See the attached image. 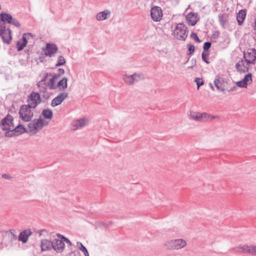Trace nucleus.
I'll return each instance as SVG.
<instances>
[{
  "label": "nucleus",
  "mask_w": 256,
  "mask_h": 256,
  "mask_svg": "<svg viewBox=\"0 0 256 256\" xmlns=\"http://www.w3.org/2000/svg\"><path fill=\"white\" fill-rule=\"evenodd\" d=\"M44 126V121L41 118L34 119L28 124V130L32 134H36Z\"/></svg>",
  "instance_id": "nucleus-5"
},
{
  "label": "nucleus",
  "mask_w": 256,
  "mask_h": 256,
  "mask_svg": "<svg viewBox=\"0 0 256 256\" xmlns=\"http://www.w3.org/2000/svg\"><path fill=\"white\" fill-rule=\"evenodd\" d=\"M65 247L63 240L54 239L52 241V248L58 252H62Z\"/></svg>",
  "instance_id": "nucleus-17"
},
{
  "label": "nucleus",
  "mask_w": 256,
  "mask_h": 256,
  "mask_svg": "<svg viewBox=\"0 0 256 256\" xmlns=\"http://www.w3.org/2000/svg\"><path fill=\"white\" fill-rule=\"evenodd\" d=\"M0 20L4 22L12 24L17 28L20 26V24L16 18H14L12 16L7 13H2L0 14Z\"/></svg>",
  "instance_id": "nucleus-8"
},
{
  "label": "nucleus",
  "mask_w": 256,
  "mask_h": 256,
  "mask_svg": "<svg viewBox=\"0 0 256 256\" xmlns=\"http://www.w3.org/2000/svg\"><path fill=\"white\" fill-rule=\"evenodd\" d=\"M6 22H0V34H2V32H6V30H8V28H6Z\"/></svg>",
  "instance_id": "nucleus-42"
},
{
  "label": "nucleus",
  "mask_w": 256,
  "mask_h": 256,
  "mask_svg": "<svg viewBox=\"0 0 256 256\" xmlns=\"http://www.w3.org/2000/svg\"><path fill=\"white\" fill-rule=\"evenodd\" d=\"M242 80L246 83L247 85L250 84L252 82V74L248 73V74H246Z\"/></svg>",
  "instance_id": "nucleus-34"
},
{
  "label": "nucleus",
  "mask_w": 256,
  "mask_h": 256,
  "mask_svg": "<svg viewBox=\"0 0 256 256\" xmlns=\"http://www.w3.org/2000/svg\"><path fill=\"white\" fill-rule=\"evenodd\" d=\"M56 86H57V88H60V90H64L68 86V78H63L62 80L58 82Z\"/></svg>",
  "instance_id": "nucleus-27"
},
{
  "label": "nucleus",
  "mask_w": 256,
  "mask_h": 256,
  "mask_svg": "<svg viewBox=\"0 0 256 256\" xmlns=\"http://www.w3.org/2000/svg\"><path fill=\"white\" fill-rule=\"evenodd\" d=\"M76 246L84 252L85 256H89L88 252L86 248L80 242H77Z\"/></svg>",
  "instance_id": "nucleus-32"
},
{
  "label": "nucleus",
  "mask_w": 256,
  "mask_h": 256,
  "mask_svg": "<svg viewBox=\"0 0 256 256\" xmlns=\"http://www.w3.org/2000/svg\"><path fill=\"white\" fill-rule=\"evenodd\" d=\"M29 37H30L32 38V35L31 33L24 34L22 38V43H24V44H26L28 43L27 39H28Z\"/></svg>",
  "instance_id": "nucleus-36"
},
{
  "label": "nucleus",
  "mask_w": 256,
  "mask_h": 256,
  "mask_svg": "<svg viewBox=\"0 0 256 256\" xmlns=\"http://www.w3.org/2000/svg\"><path fill=\"white\" fill-rule=\"evenodd\" d=\"M1 9V6H0V10Z\"/></svg>",
  "instance_id": "nucleus-55"
},
{
  "label": "nucleus",
  "mask_w": 256,
  "mask_h": 256,
  "mask_svg": "<svg viewBox=\"0 0 256 256\" xmlns=\"http://www.w3.org/2000/svg\"><path fill=\"white\" fill-rule=\"evenodd\" d=\"M2 178H6V179H8L10 178V176L6 174H2Z\"/></svg>",
  "instance_id": "nucleus-51"
},
{
  "label": "nucleus",
  "mask_w": 256,
  "mask_h": 256,
  "mask_svg": "<svg viewBox=\"0 0 256 256\" xmlns=\"http://www.w3.org/2000/svg\"><path fill=\"white\" fill-rule=\"evenodd\" d=\"M236 86L240 88H246L248 86L247 84L245 83L242 80L236 82Z\"/></svg>",
  "instance_id": "nucleus-38"
},
{
  "label": "nucleus",
  "mask_w": 256,
  "mask_h": 256,
  "mask_svg": "<svg viewBox=\"0 0 256 256\" xmlns=\"http://www.w3.org/2000/svg\"><path fill=\"white\" fill-rule=\"evenodd\" d=\"M32 108L26 104L22 105L19 110L20 117L25 122L31 120L34 116L33 112L31 110Z\"/></svg>",
  "instance_id": "nucleus-3"
},
{
  "label": "nucleus",
  "mask_w": 256,
  "mask_h": 256,
  "mask_svg": "<svg viewBox=\"0 0 256 256\" xmlns=\"http://www.w3.org/2000/svg\"><path fill=\"white\" fill-rule=\"evenodd\" d=\"M110 11L106 9L102 12H98L96 16V18L98 21H103L110 18Z\"/></svg>",
  "instance_id": "nucleus-19"
},
{
  "label": "nucleus",
  "mask_w": 256,
  "mask_h": 256,
  "mask_svg": "<svg viewBox=\"0 0 256 256\" xmlns=\"http://www.w3.org/2000/svg\"><path fill=\"white\" fill-rule=\"evenodd\" d=\"M254 29L256 30V18L254 19Z\"/></svg>",
  "instance_id": "nucleus-52"
},
{
  "label": "nucleus",
  "mask_w": 256,
  "mask_h": 256,
  "mask_svg": "<svg viewBox=\"0 0 256 256\" xmlns=\"http://www.w3.org/2000/svg\"><path fill=\"white\" fill-rule=\"evenodd\" d=\"M248 254L251 255H256V246H248Z\"/></svg>",
  "instance_id": "nucleus-35"
},
{
  "label": "nucleus",
  "mask_w": 256,
  "mask_h": 256,
  "mask_svg": "<svg viewBox=\"0 0 256 256\" xmlns=\"http://www.w3.org/2000/svg\"><path fill=\"white\" fill-rule=\"evenodd\" d=\"M190 37L196 42L200 43L201 42V40L199 39L197 34L195 32H192L190 34Z\"/></svg>",
  "instance_id": "nucleus-43"
},
{
  "label": "nucleus",
  "mask_w": 256,
  "mask_h": 256,
  "mask_svg": "<svg viewBox=\"0 0 256 256\" xmlns=\"http://www.w3.org/2000/svg\"><path fill=\"white\" fill-rule=\"evenodd\" d=\"M42 114L46 118L51 119L52 117V112L50 110L45 109L43 110Z\"/></svg>",
  "instance_id": "nucleus-31"
},
{
  "label": "nucleus",
  "mask_w": 256,
  "mask_h": 256,
  "mask_svg": "<svg viewBox=\"0 0 256 256\" xmlns=\"http://www.w3.org/2000/svg\"><path fill=\"white\" fill-rule=\"evenodd\" d=\"M219 36V32H215L211 36V38L214 39H217Z\"/></svg>",
  "instance_id": "nucleus-47"
},
{
  "label": "nucleus",
  "mask_w": 256,
  "mask_h": 256,
  "mask_svg": "<svg viewBox=\"0 0 256 256\" xmlns=\"http://www.w3.org/2000/svg\"><path fill=\"white\" fill-rule=\"evenodd\" d=\"M14 126V118L10 114H8L0 122L2 130L6 132L11 130Z\"/></svg>",
  "instance_id": "nucleus-4"
},
{
  "label": "nucleus",
  "mask_w": 256,
  "mask_h": 256,
  "mask_svg": "<svg viewBox=\"0 0 256 256\" xmlns=\"http://www.w3.org/2000/svg\"><path fill=\"white\" fill-rule=\"evenodd\" d=\"M56 80L52 77L50 78L48 82V86L50 88V89H56L57 88V86H56Z\"/></svg>",
  "instance_id": "nucleus-33"
},
{
  "label": "nucleus",
  "mask_w": 256,
  "mask_h": 256,
  "mask_svg": "<svg viewBox=\"0 0 256 256\" xmlns=\"http://www.w3.org/2000/svg\"><path fill=\"white\" fill-rule=\"evenodd\" d=\"M237 86H232V88H230V89H229L228 90V92H234V91H236L237 89Z\"/></svg>",
  "instance_id": "nucleus-48"
},
{
  "label": "nucleus",
  "mask_w": 256,
  "mask_h": 256,
  "mask_svg": "<svg viewBox=\"0 0 256 256\" xmlns=\"http://www.w3.org/2000/svg\"><path fill=\"white\" fill-rule=\"evenodd\" d=\"M232 250L236 252L248 254V245H239L232 248Z\"/></svg>",
  "instance_id": "nucleus-26"
},
{
  "label": "nucleus",
  "mask_w": 256,
  "mask_h": 256,
  "mask_svg": "<svg viewBox=\"0 0 256 256\" xmlns=\"http://www.w3.org/2000/svg\"><path fill=\"white\" fill-rule=\"evenodd\" d=\"M202 113L198 112H191L190 116L192 118L196 121L200 122Z\"/></svg>",
  "instance_id": "nucleus-29"
},
{
  "label": "nucleus",
  "mask_w": 256,
  "mask_h": 256,
  "mask_svg": "<svg viewBox=\"0 0 256 256\" xmlns=\"http://www.w3.org/2000/svg\"><path fill=\"white\" fill-rule=\"evenodd\" d=\"M194 81L197 84L198 89L201 86L204 84V81L202 78H197L195 79Z\"/></svg>",
  "instance_id": "nucleus-44"
},
{
  "label": "nucleus",
  "mask_w": 256,
  "mask_h": 256,
  "mask_svg": "<svg viewBox=\"0 0 256 256\" xmlns=\"http://www.w3.org/2000/svg\"><path fill=\"white\" fill-rule=\"evenodd\" d=\"M250 63L244 60L238 61L236 64L237 70L240 73L248 72L250 68Z\"/></svg>",
  "instance_id": "nucleus-15"
},
{
  "label": "nucleus",
  "mask_w": 256,
  "mask_h": 256,
  "mask_svg": "<svg viewBox=\"0 0 256 256\" xmlns=\"http://www.w3.org/2000/svg\"><path fill=\"white\" fill-rule=\"evenodd\" d=\"M4 43L10 44L12 40V31L10 28H8L6 32H2L0 34Z\"/></svg>",
  "instance_id": "nucleus-21"
},
{
  "label": "nucleus",
  "mask_w": 256,
  "mask_h": 256,
  "mask_svg": "<svg viewBox=\"0 0 256 256\" xmlns=\"http://www.w3.org/2000/svg\"><path fill=\"white\" fill-rule=\"evenodd\" d=\"M218 116H213L206 112H203L201 114L200 122H205L212 121V120L218 118Z\"/></svg>",
  "instance_id": "nucleus-24"
},
{
  "label": "nucleus",
  "mask_w": 256,
  "mask_h": 256,
  "mask_svg": "<svg viewBox=\"0 0 256 256\" xmlns=\"http://www.w3.org/2000/svg\"><path fill=\"white\" fill-rule=\"evenodd\" d=\"M187 47L188 48V54H192L194 51V46L191 44H188Z\"/></svg>",
  "instance_id": "nucleus-41"
},
{
  "label": "nucleus",
  "mask_w": 256,
  "mask_h": 256,
  "mask_svg": "<svg viewBox=\"0 0 256 256\" xmlns=\"http://www.w3.org/2000/svg\"><path fill=\"white\" fill-rule=\"evenodd\" d=\"M186 21L189 26H194L198 22V14L190 12L186 16Z\"/></svg>",
  "instance_id": "nucleus-18"
},
{
  "label": "nucleus",
  "mask_w": 256,
  "mask_h": 256,
  "mask_svg": "<svg viewBox=\"0 0 256 256\" xmlns=\"http://www.w3.org/2000/svg\"><path fill=\"white\" fill-rule=\"evenodd\" d=\"M52 77H53L56 80L60 75L58 74H52Z\"/></svg>",
  "instance_id": "nucleus-50"
},
{
  "label": "nucleus",
  "mask_w": 256,
  "mask_h": 256,
  "mask_svg": "<svg viewBox=\"0 0 256 256\" xmlns=\"http://www.w3.org/2000/svg\"><path fill=\"white\" fill-rule=\"evenodd\" d=\"M50 76H52V74L50 73L47 72V73L44 74V76L43 78H42V80L38 82V87H40V86L43 87L44 86H46V80L47 78Z\"/></svg>",
  "instance_id": "nucleus-30"
},
{
  "label": "nucleus",
  "mask_w": 256,
  "mask_h": 256,
  "mask_svg": "<svg viewBox=\"0 0 256 256\" xmlns=\"http://www.w3.org/2000/svg\"><path fill=\"white\" fill-rule=\"evenodd\" d=\"M219 22L222 28H224L228 20V16L226 14L224 13L219 15Z\"/></svg>",
  "instance_id": "nucleus-28"
},
{
  "label": "nucleus",
  "mask_w": 256,
  "mask_h": 256,
  "mask_svg": "<svg viewBox=\"0 0 256 256\" xmlns=\"http://www.w3.org/2000/svg\"><path fill=\"white\" fill-rule=\"evenodd\" d=\"M66 61L64 56H60L58 58V60L56 64V66H62L65 64Z\"/></svg>",
  "instance_id": "nucleus-37"
},
{
  "label": "nucleus",
  "mask_w": 256,
  "mask_h": 256,
  "mask_svg": "<svg viewBox=\"0 0 256 256\" xmlns=\"http://www.w3.org/2000/svg\"><path fill=\"white\" fill-rule=\"evenodd\" d=\"M211 88L213 90L214 89V86H211Z\"/></svg>",
  "instance_id": "nucleus-54"
},
{
  "label": "nucleus",
  "mask_w": 256,
  "mask_h": 256,
  "mask_svg": "<svg viewBox=\"0 0 256 256\" xmlns=\"http://www.w3.org/2000/svg\"><path fill=\"white\" fill-rule=\"evenodd\" d=\"M57 236L58 238H62V239L63 240L64 242H66V244H68L70 246L72 245V243L68 238L64 237V236H63L60 234H58Z\"/></svg>",
  "instance_id": "nucleus-40"
},
{
  "label": "nucleus",
  "mask_w": 256,
  "mask_h": 256,
  "mask_svg": "<svg viewBox=\"0 0 256 256\" xmlns=\"http://www.w3.org/2000/svg\"><path fill=\"white\" fill-rule=\"evenodd\" d=\"M58 50L56 45L54 44L47 43L46 48L43 49L44 54L48 57H52L55 55Z\"/></svg>",
  "instance_id": "nucleus-10"
},
{
  "label": "nucleus",
  "mask_w": 256,
  "mask_h": 256,
  "mask_svg": "<svg viewBox=\"0 0 256 256\" xmlns=\"http://www.w3.org/2000/svg\"><path fill=\"white\" fill-rule=\"evenodd\" d=\"M17 237L12 231H8L6 232L3 242L6 246H12L14 242L16 241Z\"/></svg>",
  "instance_id": "nucleus-14"
},
{
  "label": "nucleus",
  "mask_w": 256,
  "mask_h": 256,
  "mask_svg": "<svg viewBox=\"0 0 256 256\" xmlns=\"http://www.w3.org/2000/svg\"><path fill=\"white\" fill-rule=\"evenodd\" d=\"M144 79V76L142 73H134L132 75L126 74L122 76V80L125 83L130 86L132 85L134 82H138Z\"/></svg>",
  "instance_id": "nucleus-6"
},
{
  "label": "nucleus",
  "mask_w": 256,
  "mask_h": 256,
  "mask_svg": "<svg viewBox=\"0 0 256 256\" xmlns=\"http://www.w3.org/2000/svg\"><path fill=\"white\" fill-rule=\"evenodd\" d=\"M88 124V122L86 119L83 118L76 120H74L72 123V128L74 130L82 128Z\"/></svg>",
  "instance_id": "nucleus-20"
},
{
  "label": "nucleus",
  "mask_w": 256,
  "mask_h": 256,
  "mask_svg": "<svg viewBox=\"0 0 256 256\" xmlns=\"http://www.w3.org/2000/svg\"><path fill=\"white\" fill-rule=\"evenodd\" d=\"M208 56H209V55L207 53H205L204 52H203L202 53V59L206 64H209V62L208 61Z\"/></svg>",
  "instance_id": "nucleus-45"
},
{
  "label": "nucleus",
  "mask_w": 256,
  "mask_h": 256,
  "mask_svg": "<svg viewBox=\"0 0 256 256\" xmlns=\"http://www.w3.org/2000/svg\"><path fill=\"white\" fill-rule=\"evenodd\" d=\"M26 44H24V43H22V42H18L16 44V48L18 51L22 50Z\"/></svg>",
  "instance_id": "nucleus-39"
},
{
  "label": "nucleus",
  "mask_w": 256,
  "mask_h": 256,
  "mask_svg": "<svg viewBox=\"0 0 256 256\" xmlns=\"http://www.w3.org/2000/svg\"><path fill=\"white\" fill-rule=\"evenodd\" d=\"M40 246L42 251L50 250L52 248V241L51 242L46 239L42 240H41Z\"/></svg>",
  "instance_id": "nucleus-23"
},
{
  "label": "nucleus",
  "mask_w": 256,
  "mask_h": 256,
  "mask_svg": "<svg viewBox=\"0 0 256 256\" xmlns=\"http://www.w3.org/2000/svg\"><path fill=\"white\" fill-rule=\"evenodd\" d=\"M26 132V128L23 126L19 124L15 126L14 125L13 128L9 132H6L4 135L6 137H12L21 134Z\"/></svg>",
  "instance_id": "nucleus-9"
},
{
  "label": "nucleus",
  "mask_w": 256,
  "mask_h": 256,
  "mask_svg": "<svg viewBox=\"0 0 256 256\" xmlns=\"http://www.w3.org/2000/svg\"><path fill=\"white\" fill-rule=\"evenodd\" d=\"M214 84L218 90L224 92L227 89L228 82L224 78L217 76L214 80Z\"/></svg>",
  "instance_id": "nucleus-12"
},
{
  "label": "nucleus",
  "mask_w": 256,
  "mask_h": 256,
  "mask_svg": "<svg viewBox=\"0 0 256 256\" xmlns=\"http://www.w3.org/2000/svg\"><path fill=\"white\" fill-rule=\"evenodd\" d=\"M64 73V70L63 68H58V74H60L61 76V75L63 74Z\"/></svg>",
  "instance_id": "nucleus-49"
},
{
  "label": "nucleus",
  "mask_w": 256,
  "mask_h": 256,
  "mask_svg": "<svg viewBox=\"0 0 256 256\" xmlns=\"http://www.w3.org/2000/svg\"><path fill=\"white\" fill-rule=\"evenodd\" d=\"M187 29L188 28L184 24H178L173 30L174 36L178 40H185L188 32Z\"/></svg>",
  "instance_id": "nucleus-2"
},
{
  "label": "nucleus",
  "mask_w": 256,
  "mask_h": 256,
  "mask_svg": "<svg viewBox=\"0 0 256 256\" xmlns=\"http://www.w3.org/2000/svg\"><path fill=\"white\" fill-rule=\"evenodd\" d=\"M211 45H212V44L210 42H204V46H203V48H204V50L206 51L208 50H209V48L211 46Z\"/></svg>",
  "instance_id": "nucleus-46"
},
{
  "label": "nucleus",
  "mask_w": 256,
  "mask_h": 256,
  "mask_svg": "<svg viewBox=\"0 0 256 256\" xmlns=\"http://www.w3.org/2000/svg\"><path fill=\"white\" fill-rule=\"evenodd\" d=\"M41 101L39 93L32 92L28 96L26 100L27 105L32 108H35L41 102Z\"/></svg>",
  "instance_id": "nucleus-7"
},
{
  "label": "nucleus",
  "mask_w": 256,
  "mask_h": 256,
  "mask_svg": "<svg viewBox=\"0 0 256 256\" xmlns=\"http://www.w3.org/2000/svg\"><path fill=\"white\" fill-rule=\"evenodd\" d=\"M244 58L250 64H254L256 60V50L254 48H250L244 52Z\"/></svg>",
  "instance_id": "nucleus-11"
},
{
  "label": "nucleus",
  "mask_w": 256,
  "mask_h": 256,
  "mask_svg": "<svg viewBox=\"0 0 256 256\" xmlns=\"http://www.w3.org/2000/svg\"><path fill=\"white\" fill-rule=\"evenodd\" d=\"M187 244L186 240L182 238L171 240L166 241L164 246L169 250H179L184 248Z\"/></svg>",
  "instance_id": "nucleus-1"
},
{
  "label": "nucleus",
  "mask_w": 256,
  "mask_h": 256,
  "mask_svg": "<svg viewBox=\"0 0 256 256\" xmlns=\"http://www.w3.org/2000/svg\"><path fill=\"white\" fill-rule=\"evenodd\" d=\"M246 16V10H241L236 14V20L239 26L243 24L244 21Z\"/></svg>",
  "instance_id": "nucleus-25"
},
{
  "label": "nucleus",
  "mask_w": 256,
  "mask_h": 256,
  "mask_svg": "<svg viewBox=\"0 0 256 256\" xmlns=\"http://www.w3.org/2000/svg\"><path fill=\"white\" fill-rule=\"evenodd\" d=\"M68 96V93L66 92H62L60 93L52 101L51 105L52 107H55L60 105L64 100Z\"/></svg>",
  "instance_id": "nucleus-16"
},
{
  "label": "nucleus",
  "mask_w": 256,
  "mask_h": 256,
  "mask_svg": "<svg viewBox=\"0 0 256 256\" xmlns=\"http://www.w3.org/2000/svg\"><path fill=\"white\" fill-rule=\"evenodd\" d=\"M45 232V230H41L40 231V236H41V235L42 234V232Z\"/></svg>",
  "instance_id": "nucleus-53"
},
{
  "label": "nucleus",
  "mask_w": 256,
  "mask_h": 256,
  "mask_svg": "<svg viewBox=\"0 0 256 256\" xmlns=\"http://www.w3.org/2000/svg\"><path fill=\"white\" fill-rule=\"evenodd\" d=\"M32 234V232L30 230H26L21 232L18 236V240L22 241L23 243H26L28 239V238Z\"/></svg>",
  "instance_id": "nucleus-22"
},
{
  "label": "nucleus",
  "mask_w": 256,
  "mask_h": 256,
  "mask_svg": "<svg viewBox=\"0 0 256 256\" xmlns=\"http://www.w3.org/2000/svg\"><path fill=\"white\" fill-rule=\"evenodd\" d=\"M150 16L154 22H159L162 16V12L160 6H155L150 10Z\"/></svg>",
  "instance_id": "nucleus-13"
}]
</instances>
